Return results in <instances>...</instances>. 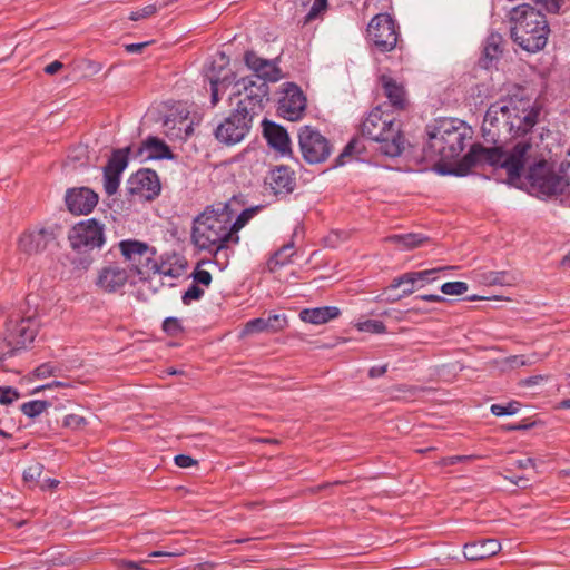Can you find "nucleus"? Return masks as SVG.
<instances>
[{
	"mask_svg": "<svg viewBox=\"0 0 570 570\" xmlns=\"http://www.w3.org/2000/svg\"><path fill=\"white\" fill-rule=\"evenodd\" d=\"M164 126L166 127V131H165L166 136L171 140L173 139H186L190 134L189 128H186L183 134V128L181 127L176 128L175 121H173L170 119H166L164 122Z\"/></svg>",
	"mask_w": 570,
	"mask_h": 570,
	"instance_id": "4c0bfd02",
	"label": "nucleus"
},
{
	"mask_svg": "<svg viewBox=\"0 0 570 570\" xmlns=\"http://www.w3.org/2000/svg\"><path fill=\"white\" fill-rule=\"evenodd\" d=\"M521 404L517 401H511L507 404H492L490 411L495 416L513 415L519 412Z\"/></svg>",
	"mask_w": 570,
	"mask_h": 570,
	"instance_id": "f704fd0d",
	"label": "nucleus"
},
{
	"mask_svg": "<svg viewBox=\"0 0 570 570\" xmlns=\"http://www.w3.org/2000/svg\"><path fill=\"white\" fill-rule=\"evenodd\" d=\"M326 7L327 0H314L308 13L305 17V23L316 19L321 12L325 11Z\"/></svg>",
	"mask_w": 570,
	"mask_h": 570,
	"instance_id": "37998d69",
	"label": "nucleus"
},
{
	"mask_svg": "<svg viewBox=\"0 0 570 570\" xmlns=\"http://www.w3.org/2000/svg\"><path fill=\"white\" fill-rule=\"evenodd\" d=\"M561 476L570 478V469H563L559 472Z\"/></svg>",
	"mask_w": 570,
	"mask_h": 570,
	"instance_id": "774afa93",
	"label": "nucleus"
},
{
	"mask_svg": "<svg viewBox=\"0 0 570 570\" xmlns=\"http://www.w3.org/2000/svg\"><path fill=\"white\" fill-rule=\"evenodd\" d=\"M386 368H387L386 365L373 366L370 368L368 375H370V377H373V379L380 377L385 374Z\"/></svg>",
	"mask_w": 570,
	"mask_h": 570,
	"instance_id": "5fc2aeb1",
	"label": "nucleus"
},
{
	"mask_svg": "<svg viewBox=\"0 0 570 570\" xmlns=\"http://www.w3.org/2000/svg\"><path fill=\"white\" fill-rule=\"evenodd\" d=\"M365 146L360 138L352 139L343 149V151L340 154V156L336 159V165L342 166L346 164V158L351 157L352 155H360L364 150Z\"/></svg>",
	"mask_w": 570,
	"mask_h": 570,
	"instance_id": "2f4dec72",
	"label": "nucleus"
},
{
	"mask_svg": "<svg viewBox=\"0 0 570 570\" xmlns=\"http://www.w3.org/2000/svg\"><path fill=\"white\" fill-rule=\"evenodd\" d=\"M362 135L375 141L377 150L387 157H399L404 150L405 139L401 125L392 114L385 112L382 107L373 108L361 126Z\"/></svg>",
	"mask_w": 570,
	"mask_h": 570,
	"instance_id": "39448f33",
	"label": "nucleus"
},
{
	"mask_svg": "<svg viewBox=\"0 0 570 570\" xmlns=\"http://www.w3.org/2000/svg\"><path fill=\"white\" fill-rule=\"evenodd\" d=\"M244 61L247 68L253 72L259 81L277 82L283 78L282 69L278 66V59H265L254 51H246Z\"/></svg>",
	"mask_w": 570,
	"mask_h": 570,
	"instance_id": "f3484780",
	"label": "nucleus"
},
{
	"mask_svg": "<svg viewBox=\"0 0 570 570\" xmlns=\"http://www.w3.org/2000/svg\"><path fill=\"white\" fill-rule=\"evenodd\" d=\"M161 190L159 177L155 170L140 169L127 181V191L138 200H153Z\"/></svg>",
	"mask_w": 570,
	"mask_h": 570,
	"instance_id": "ddd939ff",
	"label": "nucleus"
},
{
	"mask_svg": "<svg viewBox=\"0 0 570 570\" xmlns=\"http://www.w3.org/2000/svg\"><path fill=\"white\" fill-rule=\"evenodd\" d=\"M281 94L278 114L289 121L299 120L306 109V97L302 89L293 82H286L283 85Z\"/></svg>",
	"mask_w": 570,
	"mask_h": 570,
	"instance_id": "4468645a",
	"label": "nucleus"
},
{
	"mask_svg": "<svg viewBox=\"0 0 570 570\" xmlns=\"http://www.w3.org/2000/svg\"><path fill=\"white\" fill-rule=\"evenodd\" d=\"M193 279H194V283L195 284H200V285H204L206 287H208L212 283V274L206 271V269H200V268H196L194 272H193Z\"/></svg>",
	"mask_w": 570,
	"mask_h": 570,
	"instance_id": "a18cd8bd",
	"label": "nucleus"
},
{
	"mask_svg": "<svg viewBox=\"0 0 570 570\" xmlns=\"http://www.w3.org/2000/svg\"><path fill=\"white\" fill-rule=\"evenodd\" d=\"M174 461L179 468H190L197 463L191 456L185 454L176 455Z\"/></svg>",
	"mask_w": 570,
	"mask_h": 570,
	"instance_id": "8fccbe9b",
	"label": "nucleus"
},
{
	"mask_svg": "<svg viewBox=\"0 0 570 570\" xmlns=\"http://www.w3.org/2000/svg\"><path fill=\"white\" fill-rule=\"evenodd\" d=\"M41 474V466L39 464L31 465L23 472V479L26 481H35Z\"/></svg>",
	"mask_w": 570,
	"mask_h": 570,
	"instance_id": "09e8293b",
	"label": "nucleus"
},
{
	"mask_svg": "<svg viewBox=\"0 0 570 570\" xmlns=\"http://www.w3.org/2000/svg\"><path fill=\"white\" fill-rule=\"evenodd\" d=\"M449 267L431 268L417 272L405 273L397 278H394L390 285L391 289L402 287L400 297L409 296L416 289L423 288L425 285L438 279L439 274Z\"/></svg>",
	"mask_w": 570,
	"mask_h": 570,
	"instance_id": "dca6fc26",
	"label": "nucleus"
},
{
	"mask_svg": "<svg viewBox=\"0 0 570 570\" xmlns=\"http://www.w3.org/2000/svg\"><path fill=\"white\" fill-rule=\"evenodd\" d=\"M294 255V243L291 242L284 246H282L281 249H278L274 257L273 263L275 265H285L291 261V257Z\"/></svg>",
	"mask_w": 570,
	"mask_h": 570,
	"instance_id": "e433bc0d",
	"label": "nucleus"
},
{
	"mask_svg": "<svg viewBox=\"0 0 570 570\" xmlns=\"http://www.w3.org/2000/svg\"><path fill=\"white\" fill-rule=\"evenodd\" d=\"M119 249L128 263L130 272H134L139 279H147L153 271L157 269L156 249L147 243L136 239H125L119 244Z\"/></svg>",
	"mask_w": 570,
	"mask_h": 570,
	"instance_id": "0eeeda50",
	"label": "nucleus"
},
{
	"mask_svg": "<svg viewBox=\"0 0 570 570\" xmlns=\"http://www.w3.org/2000/svg\"><path fill=\"white\" fill-rule=\"evenodd\" d=\"M414 302H443L445 301L443 296L436 295V294H425V295H417L413 298Z\"/></svg>",
	"mask_w": 570,
	"mask_h": 570,
	"instance_id": "3c124183",
	"label": "nucleus"
},
{
	"mask_svg": "<svg viewBox=\"0 0 570 570\" xmlns=\"http://www.w3.org/2000/svg\"><path fill=\"white\" fill-rule=\"evenodd\" d=\"M360 332L383 334L386 332V326L382 321L379 320H365L355 324Z\"/></svg>",
	"mask_w": 570,
	"mask_h": 570,
	"instance_id": "473e14b6",
	"label": "nucleus"
},
{
	"mask_svg": "<svg viewBox=\"0 0 570 570\" xmlns=\"http://www.w3.org/2000/svg\"><path fill=\"white\" fill-rule=\"evenodd\" d=\"M386 242L395 244L402 250H410L422 246L428 242V237L422 234H394L385 238Z\"/></svg>",
	"mask_w": 570,
	"mask_h": 570,
	"instance_id": "c85d7f7f",
	"label": "nucleus"
},
{
	"mask_svg": "<svg viewBox=\"0 0 570 570\" xmlns=\"http://www.w3.org/2000/svg\"><path fill=\"white\" fill-rule=\"evenodd\" d=\"M157 12V7L156 4H148L137 11H132L130 14H129V19L132 20V21H138L140 19H146L148 17H151L153 14H155Z\"/></svg>",
	"mask_w": 570,
	"mask_h": 570,
	"instance_id": "c03bdc74",
	"label": "nucleus"
},
{
	"mask_svg": "<svg viewBox=\"0 0 570 570\" xmlns=\"http://www.w3.org/2000/svg\"><path fill=\"white\" fill-rule=\"evenodd\" d=\"M52 240L53 233L48 228L29 229L20 235L18 247L22 253L31 255L45 250Z\"/></svg>",
	"mask_w": 570,
	"mask_h": 570,
	"instance_id": "412c9836",
	"label": "nucleus"
},
{
	"mask_svg": "<svg viewBox=\"0 0 570 570\" xmlns=\"http://www.w3.org/2000/svg\"><path fill=\"white\" fill-rule=\"evenodd\" d=\"M341 311L336 306H322L314 308H304L299 312V318L309 324L322 325L337 318Z\"/></svg>",
	"mask_w": 570,
	"mask_h": 570,
	"instance_id": "a878e982",
	"label": "nucleus"
},
{
	"mask_svg": "<svg viewBox=\"0 0 570 570\" xmlns=\"http://www.w3.org/2000/svg\"><path fill=\"white\" fill-rule=\"evenodd\" d=\"M480 281L489 286L500 285V286H510L515 282V277L513 274L507 271H488L483 272L480 275Z\"/></svg>",
	"mask_w": 570,
	"mask_h": 570,
	"instance_id": "7c9ffc66",
	"label": "nucleus"
},
{
	"mask_svg": "<svg viewBox=\"0 0 570 570\" xmlns=\"http://www.w3.org/2000/svg\"><path fill=\"white\" fill-rule=\"evenodd\" d=\"M55 372V366L50 363H43L41 365H39L36 370H35V375L39 379H46L50 375H52Z\"/></svg>",
	"mask_w": 570,
	"mask_h": 570,
	"instance_id": "de8ad7c7",
	"label": "nucleus"
},
{
	"mask_svg": "<svg viewBox=\"0 0 570 570\" xmlns=\"http://www.w3.org/2000/svg\"><path fill=\"white\" fill-rule=\"evenodd\" d=\"M68 210L75 215H87L98 203V195L87 187L68 189L65 196Z\"/></svg>",
	"mask_w": 570,
	"mask_h": 570,
	"instance_id": "aec40b11",
	"label": "nucleus"
},
{
	"mask_svg": "<svg viewBox=\"0 0 570 570\" xmlns=\"http://www.w3.org/2000/svg\"><path fill=\"white\" fill-rule=\"evenodd\" d=\"M140 151L146 153V157L148 159L160 160L174 158V154L171 153L167 144L154 136H149L145 139Z\"/></svg>",
	"mask_w": 570,
	"mask_h": 570,
	"instance_id": "cd10ccee",
	"label": "nucleus"
},
{
	"mask_svg": "<svg viewBox=\"0 0 570 570\" xmlns=\"http://www.w3.org/2000/svg\"><path fill=\"white\" fill-rule=\"evenodd\" d=\"M68 239L72 249L87 253L105 244L104 226L96 218L77 223L69 232Z\"/></svg>",
	"mask_w": 570,
	"mask_h": 570,
	"instance_id": "1a4fd4ad",
	"label": "nucleus"
},
{
	"mask_svg": "<svg viewBox=\"0 0 570 570\" xmlns=\"http://www.w3.org/2000/svg\"><path fill=\"white\" fill-rule=\"evenodd\" d=\"M122 566L127 570H144L140 567V563L135 561H124Z\"/></svg>",
	"mask_w": 570,
	"mask_h": 570,
	"instance_id": "680f3d73",
	"label": "nucleus"
},
{
	"mask_svg": "<svg viewBox=\"0 0 570 570\" xmlns=\"http://www.w3.org/2000/svg\"><path fill=\"white\" fill-rule=\"evenodd\" d=\"M19 399V393L11 386H0V403L8 405Z\"/></svg>",
	"mask_w": 570,
	"mask_h": 570,
	"instance_id": "79ce46f5",
	"label": "nucleus"
},
{
	"mask_svg": "<svg viewBox=\"0 0 570 570\" xmlns=\"http://www.w3.org/2000/svg\"><path fill=\"white\" fill-rule=\"evenodd\" d=\"M68 386H69L68 382L52 381L46 385H42L41 389L45 390V389L68 387Z\"/></svg>",
	"mask_w": 570,
	"mask_h": 570,
	"instance_id": "bf43d9fd",
	"label": "nucleus"
},
{
	"mask_svg": "<svg viewBox=\"0 0 570 570\" xmlns=\"http://www.w3.org/2000/svg\"><path fill=\"white\" fill-rule=\"evenodd\" d=\"M129 147L115 150L104 167V188L108 195H114L120 184V176L128 165Z\"/></svg>",
	"mask_w": 570,
	"mask_h": 570,
	"instance_id": "a211bd4d",
	"label": "nucleus"
},
{
	"mask_svg": "<svg viewBox=\"0 0 570 570\" xmlns=\"http://www.w3.org/2000/svg\"><path fill=\"white\" fill-rule=\"evenodd\" d=\"M191 570H214V566L212 563H208V562L198 563L195 567H193Z\"/></svg>",
	"mask_w": 570,
	"mask_h": 570,
	"instance_id": "69168bd1",
	"label": "nucleus"
},
{
	"mask_svg": "<svg viewBox=\"0 0 570 570\" xmlns=\"http://www.w3.org/2000/svg\"><path fill=\"white\" fill-rule=\"evenodd\" d=\"M252 116L235 109L228 117L217 125L214 130L216 139L225 145L232 146L240 142L249 132Z\"/></svg>",
	"mask_w": 570,
	"mask_h": 570,
	"instance_id": "9b49d317",
	"label": "nucleus"
},
{
	"mask_svg": "<svg viewBox=\"0 0 570 570\" xmlns=\"http://www.w3.org/2000/svg\"><path fill=\"white\" fill-rule=\"evenodd\" d=\"M57 484H58V481L55 479H45L40 487L42 490H45V489L55 488Z\"/></svg>",
	"mask_w": 570,
	"mask_h": 570,
	"instance_id": "e2e57ef3",
	"label": "nucleus"
},
{
	"mask_svg": "<svg viewBox=\"0 0 570 570\" xmlns=\"http://www.w3.org/2000/svg\"><path fill=\"white\" fill-rule=\"evenodd\" d=\"M428 142L424 147V157L431 161H451L463 151L470 128L463 121L455 119H440L426 128Z\"/></svg>",
	"mask_w": 570,
	"mask_h": 570,
	"instance_id": "7ed1b4c3",
	"label": "nucleus"
},
{
	"mask_svg": "<svg viewBox=\"0 0 570 570\" xmlns=\"http://www.w3.org/2000/svg\"><path fill=\"white\" fill-rule=\"evenodd\" d=\"M204 296V289L197 284H191L183 294L181 302L184 305H190L194 301H199Z\"/></svg>",
	"mask_w": 570,
	"mask_h": 570,
	"instance_id": "ea45409f",
	"label": "nucleus"
},
{
	"mask_svg": "<svg viewBox=\"0 0 570 570\" xmlns=\"http://www.w3.org/2000/svg\"><path fill=\"white\" fill-rule=\"evenodd\" d=\"M469 286L465 282H448L441 286V292L445 295H462L468 292Z\"/></svg>",
	"mask_w": 570,
	"mask_h": 570,
	"instance_id": "58836bf2",
	"label": "nucleus"
},
{
	"mask_svg": "<svg viewBox=\"0 0 570 570\" xmlns=\"http://www.w3.org/2000/svg\"><path fill=\"white\" fill-rule=\"evenodd\" d=\"M48 406V402L40 400H32L21 405V412L28 417H36L40 415Z\"/></svg>",
	"mask_w": 570,
	"mask_h": 570,
	"instance_id": "72a5a7b5",
	"label": "nucleus"
},
{
	"mask_svg": "<svg viewBox=\"0 0 570 570\" xmlns=\"http://www.w3.org/2000/svg\"><path fill=\"white\" fill-rule=\"evenodd\" d=\"M561 409H570V399L562 400L559 404Z\"/></svg>",
	"mask_w": 570,
	"mask_h": 570,
	"instance_id": "338daca9",
	"label": "nucleus"
},
{
	"mask_svg": "<svg viewBox=\"0 0 570 570\" xmlns=\"http://www.w3.org/2000/svg\"><path fill=\"white\" fill-rule=\"evenodd\" d=\"M163 327L166 332H174L179 327V322L175 317H167L164 321Z\"/></svg>",
	"mask_w": 570,
	"mask_h": 570,
	"instance_id": "603ef678",
	"label": "nucleus"
},
{
	"mask_svg": "<svg viewBox=\"0 0 570 570\" xmlns=\"http://www.w3.org/2000/svg\"><path fill=\"white\" fill-rule=\"evenodd\" d=\"M514 464L519 469H527L529 466H532V468L535 466L534 460L531 458L523 459V460H517Z\"/></svg>",
	"mask_w": 570,
	"mask_h": 570,
	"instance_id": "13d9d810",
	"label": "nucleus"
},
{
	"mask_svg": "<svg viewBox=\"0 0 570 570\" xmlns=\"http://www.w3.org/2000/svg\"><path fill=\"white\" fill-rule=\"evenodd\" d=\"M510 32L520 48L538 52L547 45L550 29L546 16L539 9L523 3L510 12Z\"/></svg>",
	"mask_w": 570,
	"mask_h": 570,
	"instance_id": "20e7f679",
	"label": "nucleus"
},
{
	"mask_svg": "<svg viewBox=\"0 0 570 570\" xmlns=\"http://www.w3.org/2000/svg\"><path fill=\"white\" fill-rule=\"evenodd\" d=\"M179 554H180V552L154 551L149 554V557H163V556L173 557V556H179Z\"/></svg>",
	"mask_w": 570,
	"mask_h": 570,
	"instance_id": "0e129e2a",
	"label": "nucleus"
},
{
	"mask_svg": "<svg viewBox=\"0 0 570 570\" xmlns=\"http://www.w3.org/2000/svg\"><path fill=\"white\" fill-rule=\"evenodd\" d=\"M501 37L499 35H490L487 38L484 49H483V57L481 60L483 68H490L494 60H497L501 53Z\"/></svg>",
	"mask_w": 570,
	"mask_h": 570,
	"instance_id": "c756f323",
	"label": "nucleus"
},
{
	"mask_svg": "<svg viewBox=\"0 0 570 570\" xmlns=\"http://www.w3.org/2000/svg\"><path fill=\"white\" fill-rule=\"evenodd\" d=\"M38 330L39 322L32 316L10 320L7 323L4 336L0 338V367L7 358L32 343Z\"/></svg>",
	"mask_w": 570,
	"mask_h": 570,
	"instance_id": "423d86ee",
	"label": "nucleus"
},
{
	"mask_svg": "<svg viewBox=\"0 0 570 570\" xmlns=\"http://www.w3.org/2000/svg\"><path fill=\"white\" fill-rule=\"evenodd\" d=\"M380 82L390 104L396 109H403L406 104L404 87L386 75L381 76Z\"/></svg>",
	"mask_w": 570,
	"mask_h": 570,
	"instance_id": "bb28decb",
	"label": "nucleus"
},
{
	"mask_svg": "<svg viewBox=\"0 0 570 570\" xmlns=\"http://www.w3.org/2000/svg\"><path fill=\"white\" fill-rule=\"evenodd\" d=\"M153 274H158V275H163V276H169L171 278H177V277H179L180 272L176 268L168 267L165 264L159 265L157 263V269L153 271L151 275Z\"/></svg>",
	"mask_w": 570,
	"mask_h": 570,
	"instance_id": "49530a36",
	"label": "nucleus"
},
{
	"mask_svg": "<svg viewBox=\"0 0 570 570\" xmlns=\"http://www.w3.org/2000/svg\"><path fill=\"white\" fill-rule=\"evenodd\" d=\"M509 364L511 366H524V365H528L530 364V362H528L525 360V357L523 355H514V356H511L509 360H508Z\"/></svg>",
	"mask_w": 570,
	"mask_h": 570,
	"instance_id": "864d4df0",
	"label": "nucleus"
},
{
	"mask_svg": "<svg viewBox=\"0 0 570 570\" xmlns=\"http://www.w3.org/2000/svg\"><path fill=\"white\" fill-rule=\"evenodd\" d=\"M370 41L381 52H387L396 47L399 32L394 20L386 13L376 14L368 23Z\"/></svg>",
	"mask_w": 570,
	"mask_h": 570,
	"instance_id": "f8f14e48",
	"label": "nucleus"
},
{
	"mask_svg": "<svg viewBox=\"0 0 570 570\" xmlns=\"http://www.w3.org/2000/svg\"><path fill=\"white\" fill-rule=\"evenodd\" d=\"M264 136L268 145L281 155L291 153V140L287 131L275 122H264Z\"/></svg>",
	"mask_w": 570,
	"mask_h": 570,
	"instance_id": "393cba45",
	"label": "nucleus"
},
{
	"mask_svg": "<svg viewBox=\"0 0 570 570\" xmlns=\"http://www.w3.org/2000/svg\"><path fill=\"white\" fill-rule=\"evenodd\" d=\"M470 456H462V455H454V456H450L448 459L444 460V464H455L458 462H462V461H466L469 460Z\"/></svg>",
	"mask_w": 570,
	"mask_h": 570,
	"instance_id": "052dcab7",
	"label": "nucleus"
},
{
	"mask_svg": "<svg viewBox=\"0 0 570 570\" xmlns=\"http://www.w3.org/2000/svg\"><path fill=\"white\" fill-rule=\"evenodd\" d=\"M266 184L275 195H287L294 190L293 173L285 166H278L269 171Z\"/></svg>",
	"mask_w": 570,
	"mask_h": 570,
	"instance_id": "5701e85b",
	"label": "nucleus"
},
{
	"mask_svg": "<svg viewBox=\"0 0 570 570\" xmlns=\"http://www.w3.org/2000/svg\"><path fill=\"white\" fill-rule=\"evenodd\" d=\"M298 144L303 158L309 164L323 163L332 153L328 139L311 126L299 129Z\"/></svg>",
	"mask_w": 570,
	"mask_h": 570,
	"instance_id": "9d476101",
	"label": "nucleus"
},
{
	"mask_svg": "<svg viewBox=\"0 0 570 570\" xmlns=\"http://www.w3.org/2000/svg\"><path fill=\"white\" fill-rule=\"evenodd\" d=\"M130 281L129 271L118 262L102 265L95 281L96 286L105 293H117Z\"/></svg>",
	"mask_w": 570,
	"mask_h": 570,
	"instance_id": "2eb2a0df",
	"label": "nucleus"
},
{
	"mask_svg": "<svg viewBox=\"0 0 570 570\" xmlns=\"http://www.w3.org/2000/svg\"><path fill=\"white\" fill-rule=\"evenodd\" d=\"M63 425L73 430H79L87 425V420L78 414H68L63 419Z\"/></svg>",
	"mask_w": 570,
	"mask_h": 570,
	"instance_id": "a19ab883",
	"label": "nucleus"
},
{
	"mask_svg": "<svg viewBox=\"0 0 570 570\" xmlns=\"http://www.w3.org/2000/svg\"><path fill=\"white\" fill-rule=\"evenodd\" d=\"M501 550V543L495 539H482L466 543L463 554L468 560L476 561L497 554Z\"/></svg>",
	"mask_w": 570,
	"mask_h": 570,
	"instance_id": "b1692460",
	"label": "nucleus"
},
{
	"mask_svg": "<svg viewBox=\"0 0 570 570\" xmlns=\"http://www.w3.org/2000/svg\"><path fill=\"white\" fill-rule=\"evenodd\" d=\"M541 117L542 106L531 98L521 94L501 97L488 107L481 127L484 141L494 146L473 145L462 164L466 168L479 164L500 167L512 180L523 175L543 196L561 194L568 181L554 171L547 141L551 132L541 126Z\"/></svg>",
	"mask_w": 570,
	"mask_h": 570,
	"instance_id": "f257e3e1",
	"label": "nucleus"
},
{
	"mask_svg": "<svg viewBox=\"0 0 570 570\" xmlns=\"http://www.w3.org/2000/svg\"><path fill=\"white\" fill-rule=\"evenodd\" d=\"M149 42H137V43H130L126 45V50L129 53H138L140 52L146 46H148Z\"/></svg>",
	"mask_w": 570,
	"mask_h": 570,
	"instance_id": "6e6d98bb",
	"label": "nucleus"
},
{
	"mask_svg": "<svg viewBox=\"0 0 570 570\" xmlns=\"http://www.w3.org/2000/svg\"><path fill=\"white\" fill-rule=\"evenodd\" d=\"M63 67V65L58 61V60H55L53 62L49 63L48 66H46L45 68V72L48 73V75H55L56 72H58L61 68Z\"/></svg>",
	"mask_w": 570,
	"mask_h": 570,
	"instance_id": "4d7b16f0",
	"label": "nucleus"
},
{
	"mask_svg": "<svg viewBox=\"0 0 570 570\" xmlns=\"http://www.w3.org/2000/svg\"><path fill=\"white\" fill-rule=\"evenodd\" d=\"M286 317L285 315L274 314L266 318L257 317L248 321L243 331L242 336H248L256 333L262 332H278L286 326Z\"/></svg>",
	"mask_w": 570,
	"mask_h": 570,
	"instance_id": "4be33fe9",
	"label": "nucleus"
},
{
	"mask_svg": "<svg viewBox=\"0 0 570 570\" xmlns=\"http://www.w3.org/2000/svg\"><path fill=\"white\" fill-rule=\"evenodd\" d=\"M258 207H252L244 209L236 219L233 218L232 226L234 235H238V232L254 217Z\"/></svg>",
	"mask_w": 570,
	"mask_h": 570,
	"instance_id": "c9c22d12",
	"label": "nucleus"
},
{
	"mask_svg": "<svg viewBox=\"0 0 570 570\" xmlns=\"http://www.w3.org/2000/svg\"><path fill=\"white\" fill-rule=\"evenodd\" d=\"M232 94L238 97L236 109L254 117L263 110L264 102L268 100L269 87L253 77H244L234 83Z\"/></svg>",
	"mask_w": 570,
	"mask_h": 570,
	"instance_id": "6e6552de",
	"label": "nucleus"
},
{
	"mask_svg": "<svg viewBox=\"0 0 570 570\" xmlns=\"http://www.w3.org/2000/svg\"><path fill=\"white\" fill-rule=\"evenodd\" d=\"M235 212L228 203L208 206L193 224L191 240L200 250L217 253L228 243L237 244L239 236L234 235L232 220Z\"/></svg>",
	"mask_w": 570,
	"mask_h": 570,
	"instance_id": "f03ea898",
	"label": "nucleus"
},
{
	"mask_svg": "<svg viewBox=\"0 0 570 570\" xmlns=\"http://www.w3.org/2000/svg\"><path fill=\"white\" fill-rule=\"evenodd\" d=\"M228 65L229 57L219 52L206 72V78L210 83V100L213 106H216L220 100L219 91L225 88L226 82L229 80L230 71L227 70Z\"/></svg>",
	"mask_w": 570,
	"mask_h": 570,
	"instance_id": "6ab92c4d",
	"label": "nucleus"
}]
</instances>
